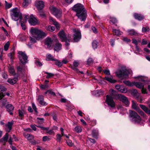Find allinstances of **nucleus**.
Returning <instances> with one entry per match:
<instances>
[{"mask_svg":"<svg viewBox=\"0 0 150 150\" xmlns=\"http://www.w3.org/2000/svg\"><path fill=\"white\" fill-rule=\"evenodd\" d=\"M35 64L38 66L40 67L42 65V64L38 61H36L35 62Z\"/></svg>","mask_w":150,"mask_h":150,"instance_id":"obj_58","label":"nucleus"},{"mask_svg":"<svg viewBox=\"0 0 150 150\" xmlns=\"http://www.w3.org/2000/svg\"><path fill=\"white\" fill-rule=\"evenodd\" d=\"M93 62V60L92 58H89L87 60V64L88 65H90L91 64H92Z\"/></svg>","mask_w":150,"mask_h":150,"instance_id":"obj_49","label":"nucleus"},{"mask_svg":"<svg viewBox=\"0 0 150 150\" xmlns=\"http://www.w3.org/2000/svg\"><path fill=\"white\" fill-rule=\"evenodd\" d=\"M18 81L17 78H15L13 79H8V82L11 84H13L15 83Z\"/></svg>","mask_w":150,"mask_h":150,"instance_id":"obj_28","label":"nucleus"},{"mask_svg":"<svg viewBox=\"0 0 150 150\" xmlns=\"http://www.w3.org/2000/svg\"><path fill=\"white\" fill-rule=\"evenodd\" d=\"M13 124L12 122H8V123L5 125L6 127V132H10L12 126Z\"/></svg>","mask_w":150,"mask_h":150,"instance_id":"obj_19","label":"nucleus"},{"mask_svg":"<svg viewBox=\"0 0 150 150\" xmlns=\"http://www.w3.org/2000/svg\"><path fill=\"white\" fill-rule=\"evenodd\" d=\"M53 41L51 38H47L45 40V44L47 45L48 48H50L52 44Z\"/></svg>","mask_w":150,"mask_h":150,"instance_id":"obj_18","label":"nucleus"},{"mask_svg":"<svg viewBox=\"0 0 150 150\" xmlns=\"http://www.w3.org/2000/svg\"><path fill=\"white\" fill-rule=\"evenodd\" d=\"M129 74V71L125 67H122L120 70L116 72L117 76L119 78H126Z\"/></svg>","mask_w":150,"mask_h":150,"instance_id":"obj_7","label":"nucleus"},{"mask_svg":"<svg viewBox=\"0 0 150 150\" xmlns=\"http://www.w3.org/2000/svg\"><path fill=\"white\" fill-rule=\"evenodd\" d=\"M132 42L135 45H136V46H137L138 44V42L137 40H136L135 39H132Z\"/></svg>","mask_w":150,"mask_h":150,"instance_id":"obj_56","label":"nucleus"},{"mask_svg":"<svg viewBox=\"0 0 150 150\" xmlns=\"http://www.w3.org/2000/svg\"><path fill=\"white\" fill-rule=\"evenodd\" d=\"M49 8L51 13L57 18H59L61 17L62 13V10L57 9L52 6H50Z\"/></svg>","mask_w":150,"mask_h":150,"instance_id":"obj_8","label":"nucleus"},{"mask_svg":"<svg viewBox=\"0 0 150 150\" xmlns=\"http://www.w3.org/2000/svg\"><path fill=\"white\" fill-rule=\"evenodd\" d=\"M132 108L134 110H136L139 114L141 116H142L144 118H146V116L144 113L137 106L135 103L134 101L132 100Z\"/></svg>","mask_w":150,"mask_h":150,"instance_id":"obj_11","label":"nucleus"},{"mask_svg":"<svg viewBox=\"0 0 150 150\" xmlns=\"http://www.w3.org/2000/svg\"><path fill=\"white\" fill-rule=\"evenodd\" d=\"M2 76L3 78L4 79H7L8 78V75L5 73H4L2 74Z\"/></svg>","mask_w":150,"mask_h":150,"instance_id":"obj_60","label":"nucleus"},{"mask_svg":"<svg viewBox=\"0 0 150 150\" xmlns=\"http://www.w3.org/2000/svg\"><path fill=\"white\" fill-rule=\"evenodd\" d=\"M149 30L150 29L148 27H143L142 28V32H145L147 31H149Z\"/></svg>","mask_w":150,"mask_h":150,"instance_id":"obj_51","label":"nucleus"},{"mask_svg":"<svg viewBox=\"0 0 150 150\" xmlns=\"http://www.w3.org/2000/svg\"><path fill=\"white\" fill-rule=\"evenodd\" d=\"M30 0H24L23 4V7H26L30 3Z\"/></svg>","mask_w":150,"mask_h":150,"instance_id":"obj_38","label":"nucleus"},{"mask_svg":"<svg viewBox=\"0 0 150 150\" xmlns=\"http://www.w3.org/2000/svg\"><path fill=\"white\" fill-rule=\"evenodd\" d=\"M103 93V91L100 90L97 91H94L93 92V94L94 95L97 96L102 94Z\"/></svg>","mask_w":150,"mask_h":150,"instance_id":"obj_34","label":"nucleus"},{"mask_svg":"<svg viewBox=\"0 0 150 150\" xmlns=\"http://www.w3.org/2000/svg\"><path fill=\"white\" fill-rule=\"evenodd\" d=\"M115 88L119 91L125 93L127 92V89L122 86L120 85H117L115 86Z\"/></svg>","mask_w":150,"mask_h":150,"instance_id":"obj_15","label":"nucleus"},{"mask_svg":"<svg viewBox=\"0 0 150 150\" xmlns=\"http://www.w3.org/2000/svg\"><path fill=\"white\" fill-rule=\"evenodd\" d=\"M110 42L111 45L112 47H113L114 45L115 40L112 39H111L110 40Z\"/></svg>","mask_w":150,"mask_h":150,"instance_id":"obj_61","label":"nucleus"},{"mask_svg":"<svg viewBox=\"0 0 150 150\" xmlns=\"http://www.w3.org/2000/svg\"><path fill=\"white\" fill-rule=\"evenodd\" d=\"M54 61L55 62V64L56 65L58 66V67H60L62 66V62H59L56 59V60Z\"/></svg>","mask_w":150,"mask_h":150,"instance_id":"obj_46","label":"nucleus"},{"mask_svg":"<svg viewBox=\"0 0 150 150\" xmlns=\"http://www.w3.org/2000/svg\"><path fill=\"white\" fill-rule=\"evenodd\" d=\"M74 131L77 133H80L82 131L81 127L79 126H77L75 127Z\"/></svg>","mask_w":150,"mask_h":150,"instance_id":"obj_36","label":"nucleus"},{"mask_svg":"<svg viewBox=\"0 0 150 150\" xmlns=\"http://www.w3.org/2000/svg\"><path fill=\"white\" fill-rule=\"evenodd\" d=\"M140 106L145 112L147 114H150V110L145 105L141 104L140 105Z\"/></svg>","mask_w":150,"mask_h":150,"instance_id":"obj_23","label":"nucleus"},{"mask_svg":"<svg viewBox=\"0 0 150 150\" xmlns=\"http://www.w3.org/2000/svg\"><path fill=\"white\" fill-rule=\"evenodd\" d=\"M127 32L129 35L131 36L138 35V33L133 29L129 30L127 31Z\"/></svg>","mask_w":150,"mask_h":150,"instance_id":"obj_26","label":"nucleus"},{"mask_svg":"<svg viewBox=\"0 0 150 150\" xmlns=\"http://www.w3.org/2000/svg\"><path fill=\"white\" fill-rule=\"evenodd\" d=\"M8 71L9 72L13 75L15 74V73L14 69V67L10 65H9L8 67Z\"/></svg>","mask_w":150,"mask_h":150,"instance_id":"obj_30","label":"nucleus"},{"mask_svg":"<svg viewBox=\"0 0 150 150\" xmlns=\"http://www.w3.org/2000/svg\"><path fill=\"white\" fill-rule=\"evenodd\" d=\"M134 18L139 21L142 20L144 18V17L140 14L137 13H134Z\"/></svg>","mask_w":150,"mask_h":150,"instance_id":"obj_22","label":"nucleus"},{"mask_svg":"<svg viewBox=\"0 0 150 150\" xmlns=\"http://www.w3.org/2000/svg\"><path fill=\"white\" fill-rule=\"evenodd\" d=\"M17 71L18 74H21L24 75L25 74V70L24 69L22 68L20 66L17 67Z\"/></svg>","mask_w":150,"mask_h":150,"instance_id":"obj_25","label":"nucleus"},{"mask_svg":"<svg viewBox=\"0 0 150 150\" xmlns=\"http://www.w3.org/2000/svg\"><path fill=\"white\" fill-rule=\"evenodd\" d=\"M136 52L135 53L136 54H139V52L141 51V50L137 46H136Z\"/></svg>","mask_w":150,"mask_h":150,"instance_id":"obj_53","label":"nucleus"},{"mask_svg":"<svg viewBox=\"0 0 150 150\" xmlns=\"http://www.w3.org/2000/svg\"><path fill=\"white\" fill-rule=\"evenodd\" d=\"M30 127L33 130L36 131L37 128L35 125H30Z\"/></svg>","mask_w":150,"mask_h":150,"instance_id":"obj_63","label":"nucleus"},{"mask_svg":"<svg viewBox=\"0 0 150 150\" xmlns=\"http://www.w3.org/2000/svg\"><path fill=\"white\" fill-rule=\"evenodd\" d=\"M131 93L134 96H135L136 97L138 96V92L137 90L136 89L132 90L131 91Z\"/></svg>","mask_w":150,"mask_h":150,"instance_id":"obj_41","label":"nucleus"},{"mask_svg":"<svg viewBox=\"0 0 150 150\" xmlns=\"http://www.w3.org/2000/svg\"><path fill=\"white\" fill-rule=\"evenodd\" d=\"M98 42L96 40H94L92 42V47L93 49L97 48L98 46Z\"/></svg>","mask_w":150,"mask_h":150,"instance_id":"obj_39","label":"nucleus"},{"mask_svg":"<svg viewBox=\"0 0 150 150\" xmlns=\"http://www.w3.org/2000/svg\"><path fill=\"white\" fill-rule=\"evenodd\" d=\"M147 43V41L144 39H142V44L143 45H146Z\"/></svg>","mask_w":150,"mask_h":150,"instance_id":"obj_64","label":"nucleus"},{"mask_svg":"<svg viewBox=\"0 0 150 150\" xmlns=\"http://www.w3.org/2000/svg\"><path fill=\"white\" fill-rule=\"evenodd\" d=\"M45 73L47 74L46 76V78L47 79H49L54 76V74L52 73H49L47 72H45Z\"/></svg>","mask_w":150,"mask_h":150,"instance_id":"obj_44","label":"nucleus"},{"mask_svg":"<svg viewBox=\"0 0 150 150\" xmlns=\"http://www.w3.org/2000/svg\"><path fill=\"white\" fill-rule=\"evenodd\" d=\"M56 140L57 141V142H60L61 141L62 136L61 135L57 134L56 135Z\"/></svg>","mask_w":150,"mask_h":150,"instance_id":"obj_47","label":"nucleus"},{"mask_svg":"<svg viewBox=\"0 0 150 150\" xmlns=\"http://www.w3.org/2000/svg\"><path fill=\"white\" fill-rule=\"evenodd\" d=\"M5 8L6 9L9 8H11L12 5V4L11 3H8L6 1H5Z\"/></svg>","mask_w":150,"mask_h":150,"instance_id":"obj_43","label":"nucleus"},{"mask_svg":"<svg viewBox=\"0 0 150 150\" xmlns=\"http://www.w3.org/2000/svg\"><path fill=\"white\" fill-rule=\"evenodd\" d=\"M30 32L32 36L34 38H30V41L32 43H34L36 42L35 39L39 40L40 38H44L47 35L46 33L41 30L33 28H31Z\"/></svg>","mask_w":150,"mask_h":150,"instance_id":"obj_2","label":"nucleus"},{"mask_svg":"<svg viewBox=\"0 0 150 150\" xmlns=\"http://www.w3.org/2000/svg\"><path fill=\"white\" fill-rule=\"evenodd\" d=\"M18 54L19 60L23 64H25L28 62V57L24 52L20 51L18 52Z\"/></svg>","mask_w":150,"mask_h":150,"instance_id":"obj_9","label":"nucleus"},{"mask_svg":"<svg viewBox=\"0 0 150 150\" xmlns=\"http://www.w3.org/2000/svg\"><path fill=\"white\" fill-rule=\"evenodd\" d=\"M118 97L119 100L122 101L126 106H128L129 103L126 97L121 94L118 95Z\"/></svg>","mask_w":150,"mask_h":150,"instance_id":"obj_13","label":"nucleus"},{"mask_svg":"<svg viewBox=\"0 0 150 150\" xmlns=\"http://www.w3.org/2000/svg\"><path fill=\"white\" fill-rule=\"evenodd\" d=\"M49 20L50 22L52 23H53L56 26V27L57 28L59 27V23L56 21L52 17H49Z\"/></svg>","mask_w":150,"mask_h":150,"instance_id":"obj_27","label":"nucleus"},{"mask_svg":"<svg viewBox=\"0 0 150 150\" xmlns=\"http://www.w3.org/2000/svg\"><path fill=\"white\" fill-rule=\"evenodd\" d=\"M35 5L38 10H40L44 7V3L42 1L37 0L35 1Z\"/></svg>","mask_w":150,"mask_h":150,"instance_id":"obj_12","label":"nucleus"},{"mask_svg":"<svg viewBox=\"0 0 150 150\" xmlns=\"http://www.w3.org/2000/svg\"><path fill=\"white\" fill-rule=\"evenodd\" d=\"M58 36L62 42H65V45L68 46L69 45V42L71 40V36L68 35L67 36L63 30L60 31L58 33Z\"/></svg>","mask_w":150,"mask_h":150,"instance_id":"obj_4","label":"nucleus"},{"mask_svg":"<svg viewBox=\"0 0 150 150\" xmlns=\"http://www.w3.org/2000/svg\"><path fill=\"white\" fill-rule=\"evenodd\" d=\"M37 99L39 103L41 105H47V103L46 102L44 101L43 96H38Z\"/></svg>","mask_w":150,"mask_h":150,"instance_id":"obj_16","label":"nucleus"},{"mask_svg":"<svg viewBox=\"0 0 150 150\" xmlns=\"http://www.w3.org/2000/svg\"><path fill=\"white\" fill-rule=\"evenodd\" d=\"M92 30L94 33H97V29L94 27H92Z\"/></svg>","mask_w":150,"mask_h":150,"instance_id":"obj_62","label":"nucleus"},{"mask_svg":"<svg viewBox=\"0 0 150 150\" xmlns=\"http://www.w3.org/2000/svg\"><path fill=\"white\" fill-rule=\"evenodd\" d=\"M98 134V132L97 129H93L92 132V135L93 137L95 138H97Z\"/></svg>","mask_w":150,"mask_h":150,"instance_id":"obj_32","label":"nucleus"},{"mask_svg":"<svg viewBox=\"0 0 150 150\" xmlns=\"http://www.w3.org/2000/svg\"><path fill=\"white\" fill-rule=\"evenodd\" d=\"M74 32L73 40L75 42L79 41L81 38V35L79 30L78 29H74L73 30Z\"/></svg>","mask_w":150,"mask_h":150,"instance_id":"obj_10","label":"nucleus"},{"mask_svg":"<svg viewBox=\"0 0 150 150\" xmlns=\"http://www.w3.org/2000/svg\"><path fill=\"white\" fill-rule=\"evenodd\" d=\"M19 115L21 117H23L24 116V114L25 113L24 111L23 110H18Z\"/></svg>","mask_w":150,"mask_h":150,"instance_id":"obj_42","label":"nucleus"},{"mask_svg":"<svg viewBox=\"0 0 150 150\" xmlns=\"http://www.w3.org/2000/svg\"><path fill=\"white\" fill-rule=\"evenodd\" d=\"M129 116L132 118V121L135 123H140L141 119L140 116L135 111L130 110Z\"/></svg>","mask_w":150,"mask_h":150,"instance_id":"obj_6","label":"nucleus"},{"mask_svg":"<svg viewBox=\"0 0 150 150\" xmlns=\"http://www.w3.org/2000/svg\"><path fill=\"white\" fill-rule=\"evenodd\" d=\"M113 32L115 35L119 36L121 35V32L119 31V30L113 29Z\"/></svg>","mask_w":150,"mask_h":150,"instance_id":"obj_40","label":"nucleus"},{"mask_svg":"<svg viewBox=\"0 0 150 150\" xmlns=\"http://www.w3.org/2000/svg\"><path fill=\"white\" fill-rule=\"evenodd\" d=\"M66 143L67 145L69 146H72L74 144L72 142V141L69 139L67 140Z\"/></svg>","mask_w":150,"mask_h":150,"instance_id":"obj_48","label":"nucleus"},{"mask_svg":"<svg viewBox=\"0 0 150 150\" xmlns=\"http://www.w3.org/2000/svg\"><path fill=\"white\" fill-rule=\"evenodd\" d=\"M8 137V134L6 133L5 135L0 140V141L5 142H6Z\"/></svg>","mask_w":150,"mask_h":150,"instance_id":"obj_35","label":"nucleus"},{"mask_svg":"<svg viewBox=\"0 0 150 150\" xmlns=\"http://www.w3.org/2000/svg\"><path fill=\"white\" fill-rule=\"evenodd\" d=\"M109 92L110 96H106V102L109 106L111 108H114L115 106V103L111 96L115 95L116 92L114 90L111 89L110 90Z\"/></svg>","mask_w":150,"mask_h":150,"instance_id":"obj_3","label":"nucleus"},{"mask_svg":"<svg viewBox=\"0 0 150 150\" xmlns=\"http://www.w3.org/2000/svg\"><path fill=\"white\" fill-rule=\"evenodd\" d=\"M0 90L1 91H6V88L3 86L0 85Z\"/></svg>","mask_w":150,"mask_h":150,"instance_id":"obj_55","label":"nucleus"},{"mask_svg":"<svg viewBox=\"0 0 150 150\" xmlns=\"http://www.w3.org/2000/svg\"><path fill=\"white\" fill-rule=\"evenodd\" d=\"M50 139L49 137L47 136H44L42 138V141L43 142H46L47 141H49Z\"/></svg>","mask_w":150,"mask_h":150,"instance_id":"obj_52","label":"nucleus"},{"mask_svg":"<svg viewBox=\"0 0 150 150\" xmlns=\"http://www.w3.org/2000/svg\"><path fill=\"white\" fill-rule=\"evenodd\" d=\"M79 62L77 61H75L74 62L73 65L75 67H77L79 65Z\"/></svg>","mask_w":150,"mask_h":150,"instance_id":"obj_59","label":"nucleus"},{"mask_svg":"<svg viewBox=\"0 0 150 150\" xmlns=\"http://www.w3.org/2000/svg\"><path fill=\"white\" fill-rule=\"evenodd\" d=\"M73 10L76 13V16L81 21L85 20L87 16V12L83 5L78 3L74 5Z\"/></svg>","mask_w":150,"mask_h":150,"instance_id":"obj_1","label":"nucleus"},{"mask_svg":"<svg viewBox=\"0 0 150 150\" xmlns=\"http://www.w3.org/2000/svg\"><path fill=\"white\" fill-rule=\"evenodd\" d=\"M48 93L54 96L56 95L55 93L51 90L48 91Z\"/></svg>","mask_w":150,"mask_h":150,"instance_id":"obj_57","label":"nucleus"},{"mask_svg":"<svg viewBox=\"0 0 150 150\" xmlns=\"http://www.w3.org/2000/svg\"><path fill=\"white\" fill-rule=\"evenodd\" d=\"M123 82L126 85L130 87L133 86L134 83V82H131L128 81H124Z\"/></svg>","mask_w":150,"mask_h":150,"instance_id":"obj_31","label":"nucleus"},{"mask_svg":"<svg viewBox=\"0 0 150 150\" xmlns=\"http://www.w3.org/2000/svg\"><path fill=\"white\" fill-rule=\"evenodd\" d=\"M62 45L59 42H57L54 46V50L57 52H59L62 49Z\"/></svg>","mask_w":150,"mask_h":150,"instance_id":"obj_20","label":"nucleus"},{"mask_svg":"<svg viewBox=\"0 0 150 150\" xmlns=\"http://www.w3.org/2000/svg\"><path fill=\"white\" fill-rule=\"evenodd\" d=\"M14 54V53L13 52L12 53H9L8 54V57L10 58V59H11V62H13V55Z\"/></svg>","mask_w":150,"mask_h":150,"instance_id":"obj_45","label":"nucleus"},{"mask_svg":"<svg viewBox=\"0 0 150 150\" xmlns=\"http://www.w3.org/2000/svg\"><path fill=\"white\" fill-rule=\"evenodd\" d=\"M104 79L111 83H114L116 82V80L113 79V77L112 76H106Z\"/></svg>","mask_w":150,"mask_h":150,"instance_id":"obj_21","label":"nucleus"},{"mask_svg":"<svg viewBox=\"0 0 150 150\" xmlns=\"http://www.w3.org/2000/svg\"><path fill=\"white\" fill-rule=\"evenodd\" d=\"M135 86L137 88H142L144 86V84L140 82H135L134 83V86Z\"/></svg>","mask_w":150,"mask_h":150,"instance_id":"obj_29","label":"nucleus"},{"mask_svg":"<svg viewBox=\"0 0 150 150\" xmlns=\"http://www.w3.org/2000/svg\"><path fill=\"white\" fill-rule=\"evenodd\" d=\"M11 16L12 19L15 21H17L19 19L21 21L22 18L21 14L17 8H13L11 10Z\"/></svg>","mask_w":150,"mask_h":150,"instance_id":"obj_5","label":"nucleus"},{"mask_svg":"<svg viewBox=\"0 0 150 150\" xmlns=\"http://www.w3.org/2000/svg\"><path fill=\"white\" fill-rule=\"evenodd\" d=\"M46 57V60L47 61H54L56 60V59L54 58V57L50 54H47Z\"/></svg>","mask_w":150,"mask_h":150,"instance_id":"obj_24","label":"nucleus"},{"mask_svg":"<svg viewBox=\"0 0 150 150\" xmlns=\"http://www.w3.org/2000/svg\"><path fill=\"white\" fill-rule=\"evenodd\" d=\"M45 28L47 30L51 32H53L54 30V27L53 26H51L50 25L46 26Z\"/></svg>","mask_w":150,"mask_h":150,"instance_id":"obj_37","label":"nucleus"},{"mask_svg":"<svg viewBox=\"0 0 150 150\" xmlns=\"http://www.w3.org/2000/svg\"><path fill=\"white\" fill-rule=\"evenodd\" d=\"M24 135L26 139L28 140H30L34 139V136L30 134H27L26 135L24 134Z\"/></svg>","mask_w":150,"mask_h":150,"instance_id":"obj_33","label":"nucleus"},{"mask_svg":"<svg viewBox=\"0 0 150 150\" xmlns=\"http://www.w3.org/2000/svg\"><path fill=\"white\" fill-rule=\"evenodd\" d=\"M6 108L7 111L11 115H13V113L12 112L14 110V107L11 104H8L6 106Z\"/></svg>","mask_w":150,"mask_h":150,"instance_id":"obj_17","label":"nucleus"},{"mask_svg":"<svg viewBox=\"0 0 150 150\" xmlns=\"http://www.w3.org/2000/svg\"><path fill=\"white\" fill-rule=\"evenodd\" d=\"M29 23L32 25H35L38 23V21L33 16H30L28 20Z\"/></svg>","mask_w":150,"mask_h":150,"instance_id":"obj_14","label":"nucleus"},{"mask_svg":"<svg viewBox=\"0 0 150 150\" xmlns=\"http://www.w3.org/2000/svg\"><path fill=\"white\" fill-rule=\"evenodd\" d=\"M103 71L105 74L107 75H110V71L108 69H105L103 70Z\"/></svg>","mask_w":150,"mask_h":150,"instance_id":"obj_54","label":"nucleus"},{"mask_svg":"<svg viewBox=\"0 0 150 150\" xmlns=\"http://www.w3.org/2000/svg\"><path fill=\"white\" fill-rule=\"evenodd\" d=\"M9 43L8 42H6L4 46V50L5 51H7L9 47Z\"/></svg>","mask_w":150,"mask_h":150,"instance_id":"obj_50","label":"nucleus"}]
</instances>
